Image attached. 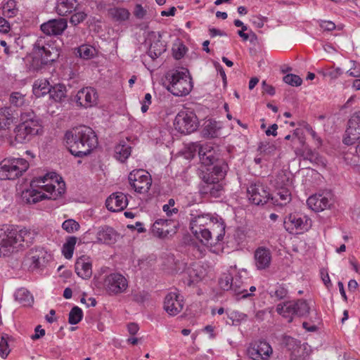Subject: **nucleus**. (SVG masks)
<instances>
[{"label": "nucleus", "mask_w": 360, "mask_h": 360, "mask_svg": "<svg viewBox=\"0 0 360 360\" xmlns=\"http://www.w3.org/2000/svg\"><path fill=\"white\" fill-rule=\"evenodd\" d=\"M98 98L96 90L87 86L78 91L75 100L78 105L87 108L96 105Z\"/></svg>", "instance_id": "18"}, {"label": "nucleus", "mask_w": 360, "mask_h": 360, "mask_svg": "<svg viewBox=\"0 0 360 360\" xmlns=\"http://www.w3.org/2000/svg\"><path fill=\"white\" fill-rule=\"evenodd\" d=\"M190 226L194 236L205 245H215L223 240L225 224L221 218L200 210H192Z\"/></svg>", "instance_id": "1"}, {"label": "nucleus", "mask_w": 360, "mask_h": 360, "mask_svg": "<svg viewBox=\"0 0 360 360\" xmlns=\"http://www.w3.org/2000/svg\"><path fill=\"white\" fill-rule=\"evenodd\" d=\"M228 165L225 162H221L214 165L212 171L205 173L203 176H212L214 180L221 181L226 176Z\"/></svg>", "instance_id": "35"}, {"label": "nucleus", "mask_w": 360, "mask_h": 360, "mask_svg": "<svg viewBox=\"0 0 360 360\" xmlns=\"http://www.w3.org/2000/svg\"><path fill=\"white\" fill-rule=\"evenodd\" d=\"M283 343L287 349L291 352V358L296 360L304 356V345H302L300 341L290 337L285 336L283 339Z\"/></svg>", "instance_id": "25"}, {"label": "nucleus", "mask_w": 360, "mask_h": 360, "mask_svg": "<svg viewBox=\"0 0 360 360\" xmlns=\"http://www.w3.org/2000/svg\"><path fill=\"white\" fill-rule=\"evenodd\" d=\"M86 17L87 14L84 11H77L71 15L70 22L73 25H77L82 22Z\"/></svg>", "instance_id": "50"}, {"label": "nucleus", "mask_w": 360, "mask_h": 360, "mask_svg": "<svg viewBox=\"0 0 360 360\" xmlns=\"http://www.w3.org/2000/svg\"><path fill=\"white\" fill-rule=\"evenodd\" d=\"M353 64V67L347 71V74L353 77H360V67L357 65L355 61H352Z\"/></svg>", "instance_id": "53"}, {"label": "nucleus", "mask_w": 360, "mask_h": 360, "mask_svg": "<svg viewBox=\"0 0 360 360\" xmlns=\"http://www.w3.org/2000/svg\"><path fill=\"white\" fill-rule=\"evenodd\" d=\"M311 162L316 165H325L323 159L317 153H314L309 160Z\"/></svg>", "instance_id": "61"}, {"label": "nucleus", "mask_w": 360, "mask_h": 360, "mask_svg": "<svg viewBox=\"0 0 360 360\" xmlns=\"http://www.w3.org/2000/svg\"><path fill=\"white\" fill-rule=\"evenodd\" d=\"M77 241V238L75 236H69L63 244L62 251L66 259H70L72 257Z\"/></svg>", "instance_id": "39"}, {"label": "nucleus", "mask_w": 360, "mask_h": 360, "mask_svg": "<svg viewBox=\"0 0 360 360\" xmlns=\"http://www.w3.org/2000/svg\"><path fill=\"white\" fill-rule=\"evenodd\" d=\"M360 140V115L355 113L348 121V127L345 131L343 143L352 145Z\"/></svg>", "instance_id": "16"}, {"label": "nucleus", "mask_w": 360, "mask_h": 360, "mask_svg": "<svg viewBox=\"0 0 360 360\" xmlns=\"http://www.w3.org/2000/svg\"><path fill=\"white\" fill-rule=\"evenodd\" d=\"M240 284L241 281L240 280V278H234L233 288L230 290L233 291L237 296H240L239 298H247L251 296V294L248 293V290L241 288Z\"/></svg>", "instance_id": "44"}, {"label": "nucleus", "mask_w": 360, "mask_h": 360, "mask_svg": "<svg viewBox=\"0 0 360 360\" xmlns=\"http://www.w3.org/2000/svg\"><path fill=\"white\" fill-rule=\"evenodd\" d=\"M48 257L47 252L43 248H39L30 252L27 261L32 269H37L45 265L48 261Z\"/></svg>", "instance_id": "24"}, {"label": "nucleus", "mask_w": 360, "mask_h": 360, "mask_svg": "<svg viewBox=\"0 0 360 360\" xmlns=\"http://www.w3.org/2000/svg\"><path fill=\"white\" fill-rule=\"evenodd\" d=\"M49 94L50 98L53 99L55 101H61L66 96V87L63 84H56L51 87V91Z\"/></svg>", "instance_id": "38"}, {"label": "nucleus", "mask_w": 360, "mask_h": 360, "mask_svg": "<svg viewBox=\"0 0 360 360\" xmlns=\"http://www.w3.org/2000/svg\"><path fill=\"white\" fill-rule=\"evenodd\" d=\"M34 53L41 57V63L47 64L55 61L60 56L59 49L51 39L44 37L37 39L34 45Z\"/></svg>", "instance_id": "8"}, {"label": "nucleus", "mask_w": 360, "mask_h": 360, "mask_svg": "<svg viewBox=\"0 0 360 360\" xmlns=\"http://www.w3.org/2000/svg\"><path fill=\"white\" fill-rule=\"evenodd\" d=\"M184 299L179 290H175L168 292L164 299L163 309L169 316H174L184 309Z\"/></svg>", "instance_id": "13"}, {"label": "nucleus", "mask_w": 360, "mask_h": 360, "mask_svg": "<svg viewBox=\"0 0 360 360\" xmlns=\"http://www.w3.org/2000/svg\"><path fill=\"white\" fill-rule=\"evenodd\" d=\"M148 295L145 292H138L133 295V299L137 302H143L147 299Z\"/></svg>", "instance_id": "64"}, {"label": "nucleus", "mask_w": 360, "mask_h": 360, "mask_svg": "<svg viewBox=\"0 0 360 360\" xmlns=\"http://www.w3.org/2000/svg\"><path fill=\"white\" fill-rule=\"evenodd\" d=\"M331 194L330 193L315 194L307 199V204L311 210L319 212L329 208L331 205Z\"/></svg>", "instance_id": "20"}, {"label": "nucleus", "mask_w": 360, "mask_h": 360, "mask_svg": "<svg viewBox=\"0 0 360 360\" xmlns=\"http://www.w3.org/2000/svg\"><path fill=\"white\" fill-rule=\"evenodd\" d=\"M248 355L252 360H269L273 353L271 345L266 341H256L248 347Z\"/></svg>", "instance_id": "14"}, {"label": "nucleus", "mask_w": 360, "mask_h": 360, "mask_svg": "<svg viewBox=\"0 0 360 360\" xmlns=\"http://www.w3.org/2000/svg\"><path fill=\"white\" fill-rule=\"evenodd\" d=\"M152 96L150 94L147 93L145 94L144 99L142 102L141 111L142 112H146L148 110L149 105L151 104Z\"/></svg>", "instance_id": "54"}, {"label": "nucleus", "mask_w": 360, "mask_h": 360, "mask_svg": "<svg viewBox=\"0 0 360 360\" xmlns=\"http://www.w3.org/2000/svg\"><path fill=\"white\" fill-rule=\"evenodd\" d=\"M259 150L261 153H274L276 150V146L274 144H261L259 147Z\"/></svg>", "instance_id": "55"}, {"label": "nucleus", "mask_w": 360, "mask_h": 360, "mask_svg": "<svg viewBox=\"0 0 360 360\" xmlns=\"http://www.w3.org/2000/svg\"><path fill=\"white\" fill-rule=\"evenodd\" d=\"M294 301L285 302L280 303L276 306V311L280 315L288 319V322L292 321V315H295Z\"/></svg>", "instance_id": "30"}, {"label": "nucleus", "mask_w": 360, "mask_h": 360, "mask_svg": "<svg viewBox=\"0 0 360 360\" xmlns=\"http://www.w3.org/2000/svg\"><path fill=\"white\" fill-rule=\"evenodd\" d=\"M174 124L179 132L191 134L198 129V120L193 112L181 110L176 115Z\"/></svg>", "instance_id": "9"}, {"label": "nucleus", "mask_w": 360, "mask_h": 360, "mask_svg": "<svg viewBox=\"0 0 360 360\" xmlns=\"http://www.w3.org/2000/svg\"><path fill=\"white\" fill-rule=\"evenodd\" d=\"M9 352L7 339L3 336L0 341V355L1 357L5 358L8 356Z\"/></svg>", "instance_id": "52"}, {"label": "nucleus", "mask_w": 360, "mask_h": 360, "mask_svg": "<svg viewBox=\"0 0 360 360\" xmlns=\"http://www.w3.org/2000/svg\"><path fill=\"white\" fill-rule=\"evenodd\" d=\"M292 188H276L277 195L279 197L281 200L280 204L281 205H286L290 202L292 199L291 191Z\"/></svg>", "instance_id": "47"}, {"label": "nucleus", "mask_w": 360, "mask_h": 360, "mask_svg": "<svg viewBox=\"0 0 360 360\" xmlns=\"http://www.w3.org/2000/svg\"><path fill=\"white\" fill-rule=\"evenodd\" d=\"M83 317L82 310L77 306L74 307L69 314L68 322L75 325L78 323Z\"/></svg>", "instance_id": "46"}, {"label": "nucleus", "mask_w": 360, "mask_h": 360, "mask_svg": "<svg viewBox=\"0 0 360 360\" xmlns=\"http://www.w3.org/2000/svg\"><path fill=\"white\" fill-rule=\"evenodd\" d=\"M175 225L170 219H158L153 224L151 232L153 236L164 238L175 233Z\"/></svg>", "instance_id": "21"}, {"label": "nucleus", "mask_w": 360, "mask_h": 360, "mask_svg": "<svg viewBox=\"0 0 360 360\" xmlns=\"http://www.w3.org/2000/svg\"><path fill=\"white\" fill-rule=\"evenodd\" d=\"M33 233L23 228L18 229L8 225L0 227V257L10 255L15 249L31 243Z\"/></svg>", "instance_id": "4"}, {"label": "nucleus", "mask_w": 360, "mask_h": 360, "mask_svg": "<svg viewBox=\"0 0 360 360\" xmlns=\"http://www.w3.org/2000/svg\"><path fill=\"white\" fill-rule=\"evenodd\" d=\"M65 140L66 146L75 157L87 155L98 144L95 132L86 126H79L68 131Z\"/></svg>", "instance_id": "3"}, {"label": "nucleus", "mask_w": 360, "mask_h": 360, "mask_svg": "<svg viewBox=\"0 0 360 360\" xmlns=\"http://www.w3.org/2000/svg\"><path fill=\"white\" fill-rule=\"evenodd\" d=\"M15 299L24 306H29L33 302V297L25 288L18 289L15 292Z\"/></svg>", "instance_id": "37"}, {"label": "nucleus", "mask_w": 360, "mask_h": 360, "mask_svg": "<svg viewBox=\"0 0 360 360\" xmlns=\"http://www.w3.org/2000/svg\"><path fill=\"white\" fill-rule=\"evenodd\" d=\"M247 193L249 200L257 205H264L269 200V191L260 183L251 184L248 188Z\"/></svg>", "instance_id": "15"}, {"label": "nucleus", "mask_w": 360, "mask_h": 360, "mask_svg": "<svg viewBox=\"0 0 360 360\" xmlns=\"http://www.w3.org/2000/svg\"><path fill=\"white\" fill-rule=\"evenodd\" d=\"M314 152L311 150L310 148H305L304 150L301 153L300 151H296L297 155H300L304 160H309Z\"/></svg>", "instance_id": "59"}, {"label": "nucleus", "mask_w": 360, "mask_h": 360, "mask_svg": "<svg viewBox=\"0 0 360 360\" xmlns=\"http://www.w3.org/2000/svg\"><path fill=\"white\" fill-rule=\"evenodd\" d=\"M62 228L68 233H73L79 229V224L75 220L70 219L62 224Z\"/></svg>", "instance_id": "48"}, {"label": "nucleus", "mask_w": 360, "mask_h": 360, "mask_svg": "<svg viewBox=\"0 0 360 360\" xmlns=\"http://www.w3.org/2000/svg\"><path fill=\"white\" fill-rule=\"evenodd\" d=\"M284 226L290 233H302L311 228V220L305 215L290 214L284 220Z\"/></svg>", "instance_id": "11"}, {"label": "nucleus", "mask_w": 360, "mask_h": 360, "mask_svg": "<svg viewBox=\"0 0 360 360\" xmlns=\"http://www.w3.org/2000/svg\"><path fill=\"white\" fill-rule=\"evenodd\" d=\"M276 188H292V181L290 174L284 171H281L276 175L274 180Z\"/></svg>", "instance_id": "32"}, {"label": "nucleus", "mask_w": 360, "mask_h": 360, "mask_svg": "<svg viewBox=\"0 0 360 360\" xmlns=\"http://www.w3.org/2000/svg\"><path fill=\"white\" fill-rule=\"evenodd\" d=\"M146 14V11L143 8L141 4H137L134 10V15L139 18L142 19Z\"/></svg>", "instance_id": "57"}, {"label": "nucleus", "mask_w": 360, "mask_h": 360, "mask_svg": "<svg viewBox=\"0 0 360 360\" xmlns=\"http://www.w3.org/2000/svg\"><path fill=\"white\" fill-rule=\"evenodd\" d=\"M35 333L32 335V340H37L45 335V330L41 328V326H37L34 330Z\"/></svg>", "instance_id": "62"}, {"label": "nucleus", "mask_w": 360, "mask_h": 360, "mask_svg": "<svg viewBox=\"0 0 360 360\" xmlns=\"http://www.w3.org/2000/svg\"><path fill=\"white\" fill-rule=\"evenodd\" d=\"M185 53V46L183 45L178 46L177 49H173L174 57L177 60L183 58Z\"/></svg>", "instance_id": "58"}, {"label": "nucleus", "mask_w": 360, "mask_h": 360, "mask_svg": "<svg viewBox=\"0 0 360 360\" xmlns=\"http://www.w3.org/2000/svg\"><path fill=\"white\" fill-rule=\"evenodd\" d=\"M202 184L200 187V193L208 195L210 197L219 198L224 192V186L221 181L214 179L212 176H202Z\"/></svg>", "instance_id": "17"}, {"label": "nucleus", "mask_w": 360, "mask_h": 360, "mask_svg": "<svg viewBox=\"0 0 360 360\" xmlns=\"http://www.w3.org/2000/svg\"><path fill=\"white\" fill-rule=\"evenodd\" d=\"M21 122L14 129L15 141L19 143H26L34 137L43 132L40 120L32 110L21 112Z\"/></svg>", "instance_id": "5"}, {"label": "nucleus", "mask_w": 360, "mask_h": 360, "mask_svg": "<svg viewBox=\"0 0 360 360\" xmlns=\"http://www.w3.org/2000/svg\"><path fill=\"white\" fill-rule=\"evenodd\" d=\"M31 188L22 193V201L35 204L44 199L56 200L64 194L65 184L56 173L46 174L32 180Z\"/></svg>", "instance_id": "2"}, {"label": "nucleus", "mask_w": 360, "mask_h": 360, "mask_svg": "<svg viewBox=\"0 0 360 360\" xmlns=\"http://www.w3.org/2000/svg\"><path fill=\"white\" fill-rule=\"evenodd\" d=\"M128 198L126 194L122 192L112 193L106 200L105 205L108 210L120 212L128 205Z\"/></svg>", "instance_id": "22"}, {"label": "nucleus", "mask_w": 360, "mask_h": 360, "mask_svg": "<svg viewBox=\"0 0 360 360\" xmlns=\"http://www.w3.org/2000/svg\"><path fill=\"white\" fill-rule=\"evenodd\" d=\"M25 102V96L20 92H13L10 96V103L15 106H21Z\"/></svg>", "instance_id": "51"}, {"label": "nucleus", "mask_w": 360, "mask_h": 360, "mask_svg": "<svg viewBox=\"0 0 360 360\" xmlns=\"http://www.w3.org/2000/svg\"><path fill=\"white\" fill-rule=\"evenodd\" d=\"M131 155V147L124 141H121L115 148V157L124 162Z\"/></svg>", "instance_id": "31"}, {"label": "nucleus", "mask_w": 360, "mask_h": 360, "mask_svg": "<svg viewBox=\"0 0 360 360\" xmlns=\"http://www.w3.org/2000/svg\"><path fill=\"white\" fill-rule=\"evenodd\" d=\"M322 30L326 31H331L335 28V24L331 21H323L320 25Z\"/></svg>", "instance_id": "63"}, {"label": "nucleus", "mask_w": 360, "mask_h": 360, "mask_svg": "<svg viewBox=\"0 0 360 360\" xmlns=\"http://www.w3.org/2000/svg\"><path fill=\"white\" fill-rule=\"evenodd\" d=\"M188 149L191 153L198 151V154L200 155V150H207V146H200L198 143H191L188 145Z\"/></svg>", "instance_id": "56"}, {"label": "nucleus", "mask_w": 360, "mask_h": 360, "mask_svg": "<svg viewBox=\"0 0 360 360\" xmlns=\"http://www.w3.org/2000/svg\"><path fill=\"white\" fill-rule=\"evenodd\" d=\"M166 79L169 82L167 90L176 96H186L193 89L192 78L188 69L169 72Z\"/></svg>", "instance_id": "6"}, {"label": "nucleus", "mask_w": 360, "mask_h": 360, "mask_svg": "<svg viewBox=\"0 0 360 360\" xmlns=\"http://www.w3.org/2000/svg\"><path fill=\"white\" fill-rule=\"evenodd\" d=\"M271 250L265 247H258L254 252L255 265L258 270L269 268L271 262Z\"/></svg>", "instance_id": "23"}, {"label": "nucleus", "mask_w": 360, "mask_h": 360, "mask_svg": "<svg viewBox=\"0 0 360 360\" xmlns=\"http://www.w3.org/2000/svg\"><path fill=\"white\" fill-rule=\"evenodd\" d=\"M23 158H6L0 162V180H14L22 176L29 168Z\"/></svg>", "instance_id": "7"}, {"label": "nucleus", "mask_w": 360, "mask_h": 360, "mask_svg": "<svg viewBox=\"0 0 360 360\" xmlns=\"http://www.w3.org/2000/svg\"><path fill=\"white\" fill-rule=\"evenodd\" d=\"M109 15L118 22L126 21L129 18L130 13L124 8L114 7L108 10Z\"/></svg>", "instance_id": "36"}, {"label": "nucleus", "mask_w": 360, "mask_h": 360, "mask_svg": "<svg viewBox=\"0 0 360 360\" xmlns=\"http://www.w3.org/2000/svg\"><path fill=\"white\" fill-rule=\"evenodd\" d=\"M15 120L14 111L10 107L0 108V131L9 129Z\"/></svg>", "instance_id": "28"}, {"label": "nucleus", "mask_w": 360, "mask_h": 360, "mask_svg": "<svg viewBox=\"0 0 360 360\" xmlns=\"http://www.w3.org/2000/svg\"><path fill=\"white\" fill-rule=\"evenodd\" d=\"M117 233L108 226H101L96 233L97 241L104 244H111L116 240Z\"/></svg>", "instance_id": "27"}, {"label": "nucleus", "mask_w": 360, "mask_h": 360, "mask_svg": "<svg viewBox=\"0 0 360 360\" xmlns=\"http://www.w3.org/2000/svg\"><path fill=\"white\" fill-rule=\"evenodd\" d=\"M295 304V315L298 316H304L309 313L310 307L306 300H297V301H294Z\"/></svg>", "instance_id": "42"}, {"label": "nucleus", "mask_w": 360, "mask_h": 360, "mask_svg": "<svg viewBox=\"0 0 360 360\" xmlns=\"http://www.w3.org/2000/svg\"><path fill=\"white\" fill-rule=\"evenodd\" d=\"M283 81L292 86H299L302 83V79L296 75L294 74H288L283 77Z\"/></svg>", "instance_id": "49"}, {"label": "nucleus", "mask_w": 360, "mask_h": 360, "mask_svg": "<svg viewBox=\"0 0 360 360\" xmlns=\"http://www.w3.org/2000/svg\"><path fill=\"white\" fill-rule=\"evenodd\" d=\"M166 51L165 46L162 44L160 41H156L152 43L148 50L149 56L155 59L158 58L162 53Z\"/></svg>", "instance_id": "40"}, {"label": "nucleus", "mask_w": 360, "mask_h": 360, "mask_svg": "<svg viewBox=\"0 0 360 360\" xmlns=\"http://www.w3.org/2000/svg\"><path fill=\"white\" fill-rule=\"evenodd\" d=\"M128 180L130 186L139 193H146L152 185L151 176L144 169L133 170L129 173Z\"/></svg>", "instance_id": "10"}, {"label": "nucleus", "mask_w": 360, "mask_h": 360, "mask_svg": "<svg viewBox=\"0 0 360 360\" xmlns=\"http://www.w3.org/2000/svg\"><path fill=\"white\" fill-rule=\"evenodd\" d=\"M51 86L46 79H37L33 85V93L37 97H41L49 94Z\"/></svg>", "instance_id": "33"}, {"label": "nucleus", "mask_w": 360, "mask_h": 360, "mask_svg": "<svg viewBox=\"0 0 360 360\" xmlns=\"http://www.w3.org/2000/svg\"><path fill=\"white\" fill-rule=\"evenodd\" d=\"M77 53L81 58L89 60L94 57L96 54V50L93 46L90 45L84 44L77 49Z\"/></svg>", "instance_id": "41"}, {"label": "nucleus", "mask_w": 360, "mask_h": 360, "mask_svg": "<svg viewBox=\"0 0 360 360\" xmlns=\"http://www.w3.org/2000/svg\"><path fill=\"white\" fill-rule=\"evenodd\" d=\"M288 294V290L284 283H277L270 287L269 295L271 297L275 298L276 300H281L285 298Z\"/></svg>", "instance_id": "34"}, {"label": "nucleus", "mask_w": 360, "mask_h": 360, "mask_svg": "<svg viewBox=\"0 0 360 360\" xmlns=\"http://www.w3.org/2000/svg\"><path fill=\"white\" fill-rule=\"evenodd\" d=\"M103 288L110 295L120 294L127 289L128 281L122 274L112 273L105 276Z\"/></svg>", "instance_id": "12"}, {"label": "nucleus", "mask_w": 360, "mask_h": 360, "mask_svg": "<svg viewBox=\"0 0 360 360\" xmlns=\"http://www.w3.org/2000/svg\"><path fill=\"white\" fill-rule=\"evenodd\" d=\"M78 5L77 0H57L56 11L58 15L64 16L76 11Z\"/></svg>", "instance_id": "29"}, {"label": "nucleus", "mask_w": 360, "mask_h": 360, "mask_svg": "<svg viewBox=\"0 0 360 360\" xmlns=\"http://www.w3.org/2000/svg\"><path fill=\"white\" fill-rule=\"evenodd\" d=\"M68 27L67 20L62 18L51 19L41 25V30L48 36H58Z\"/></svg>", "instance_id": "19"}, {"label": "nucleus", "mask_w": 360, "mask_h": 360, "mask_svg": "<svg viewBox=\"0 0 360 360\" xmlns=\"http://www.w3.org/2000/svg\"><path fill=\"white\" fill-rule=\"evenodd\" d=\"M207 150H200V158L202 162L205 165H212L215 160V158L213 155V151L210 149V147L207 145Z\"/></svg>", "instance_id": "43"}, {"label": "nucleus", "mask_w": 360, "mask_h": 360, "mask_svg": "<svg viewBox=\"0 0 360 360\" xmlns=\"http://www.w3.org/2000/svg\"><path fill=\"white\" fill-rule=\"evenodd\" d=\"M233 279L231 274H224L219 281L220 288L224 290H230L233 285Z\"/></svg>", "instance_id": "45"}, {"label": "nucleus", "mask_w": 360, "mask_h": 360, "mask_svg": "<svg viewBox=\"0 0 360 360\" xmlns=\"http://www.w3.org/2000/svg\"><path fill=\"white\" fill-rule=\"evenodd\" d=\"M10 30L8 22L4 18L0 17V32L7 33Z\"/></svg>", "instance_id": "60"}, {"label": "nucleus", "mask_w": 360, "mask_h": 360, "mask_svg": "<svg viewBox=\"0 0 360 360\" xmlns=\"http://www.w3.org/2000/svg\"><path fill=\"white\" fill-rule=\"evenodd\" d=\"M91 262L86 256L78 258L75 263V271L77 275L84 278H89L92 275Z\"/></svg>", "instance_id": "26"}]
</instances>
